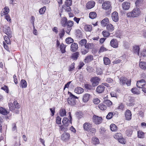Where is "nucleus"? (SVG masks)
<instances>
[{"mask_svg": "<svg viewBox=\"0 0 146 146\" xmlns=\"http://www.w3.org/2000/svg\"><path fill=\"white\" fill-rule=\"evenodd\" d=\"M100 80L98 77H92L90 81L92 83V86L95 87L98 84Z\"/></svg>", "mask_w": 146, "mask_h": 146, "instance_id": "obj_6", "label": "nucleus"}, {"mask_svg": "<svg viewBox=\"0 0 146 146\" xmlns=\"http://www.w3.org/2000/svg\"><path fill=\"white\" fill-rule=\"evenodd\" d=\"M145 84V81L144 79H142L138 81L137 83V86L138 88H141Z\"/></svg>", "mask_w": 146, "mask_h": 146, "instance_id": "obj_12", "label": "nucleus"}, {"mask_svg": "<svg viewBox=\"0 0 146 146\" xmlns=\"http://www.w3.org/2000/svg\"><path fill=\"white\" fill-rule=\"evenodd\" d=\"M87 40L86 39H82L79 42V44L81 46H85L87 43Z\"/></svg>", "mask_w": 146, "mask_h": 146, "instance_id": "obj_42", "label": "nucleus"}, {"mask_svg": "<svg viewBox=\"0 0 146 146\" xmlns=\"http://www.w3.org/2000/svg\"><path fill=\"white\" fill-rule=\"evenodd\" d=\"M14 104L15 106V108L17 109L19 108L20 107L19 104L16 101H15L14 102Z\"/></svg>", "mask_w": 146, "mask_h": 146, "instance_id": "obj_61", "label": "nucleus"}, {"mask_svg": "<svg viewBox=\"0 0 146 146\" xmlns=\"http://www.w3.org/2000/svg\"><path fill=\"white\" fill-rule=\"evenodd\" d=\"M69 96L67 99V101L68 104L72 106H74L76 105V99H78L77 96H75L71 93H69Z\"/></svg>", "mask_w": 146, "mask_h": 146, "instance_id": "obj_2", "label": "nucleus"}, {"mask_svg": "<svg viewBox=\"0 0 146 146\" xmlns=\"http://www.w3.org/2000/svg\"><path fill=\"white\" fill-rule=\"evenodd\" d=\"M72 4L71 0H66L65 2V5L66 6H70Z\"/></svg>", "mask_w": 146, "mask_h": 146, "instance_id": "obj_62", "label": "nucleus"}, {"mask_svg": "<svg viewBox=\"0 0 146 146\" xmlns=\"http://www.w3.org/2000/svg\"><path fill=\"white\" fill-rule=\"evenodd\" d=\"M118 141L122 144H125L126 142V141L125 139L123 138V137H122V138H120L118 140Z\"/></svg>", "mask_w": 146, "mask_h": 146, "instance_id": "obj_60", "label": "nucleus"}, {"mask_svg": "<svg viewBox=\"0 0 146 146\" xmlns=\"http://www.w3.org/2000/svg\"><path fill=\"white\" fill-rule=\"evenodd\" d=\"M93 120L94 122L96 124H99L102 122V117H98L95 115H94L93 117Z\"/></svg>", "mask_w": 146, "mask_h": 146, "instance_id": "obj_7", "label": "nucleus"}, {"mask_svg": "<svg viewBox=\"0 0 146 146\" xmlns=\"http://www.w3.org/2000/svg\"><path fill=\"white\" fill-rule=\"evenodd\" d=\"M102 8L107 11L106 12L107 15H109L110 13L111 7L110 2L105 1L102 4Z\"/></svg>", "mask_w": 146, "mask_h": 146, "instance_id": "obj_3", "label": "nucleus"}, {"mask_svg": "<svg viewBox=\"0 0 146 146\" xmlns=\"http://www.w3.org/2000/svg\"><path fill=\"white\" fill-rule=\"evenodd\" d=\"M113 115V112H110L108 113V114L106 116V118L107 119H110L112 118Z\"/></svg>", "mask_w": 146, "mask_h": 146, "instance_id": "obj_54", "label": "nucleus"}, {"mask_svg": "<svg viewBox=\"0 0 146 146\" xmlns=\"http://www.w3.org/2000/svg\"><path fill=\"white\" fill-rule=\"evenodd\" d=\"M64 9L67 12H70L71 11V9L70 6H65L64 8Z\"/></svg>", "mask_w": 146, "mask_h": 146, "instance_id": "obj_56", "label": "nucleus"}, {"mask_svg": "<svg viewBox=\"0 0 146 146\" xmlns=\"http://www.w3.org/2000/svg\"><path fill=\"white\" fill-rule=\"evenodd\" d=\"M105 87L103 85H99L98 86L96 89V91L98 93H102L105 89Z\"/></svg>", "mask_w": 146, "mask_h": 146, "instance_id": "obj_15", "label": "nucleus"}, {"mask_svg": "<svg viewBox=\"0 0 146 146\" xmlns=\"http://www.w3.org/2000/svg\"><path fill=\"white\" fill-rule=\"evenodd\" d=\"M104 103L108 107L110 106L112 104L111 102L109 100H105L104 102Z\"/></svg>", "mask_w": 146, "mask_h": 146, "instance_id": "obj_50", "label": "nucleus"}, {"mask_svg": "<svg viewBox=\"0 0 146 146\" xmlns=\"http://www.w3.org/2000/svg\"><path fill=\"white\" fill-rule=\"evenodd\" d=\"M95 3L93 1L88 2L86 4V7L88 9H91L93 8L95 6Z\"/></svg>", "mask_w": 146, "mask_h": 146, "instance_id": "obj_18", "label": "nucleus"}, {"mask_svg": "<svg viewBox=\"0 0 146 146\" xmlns=\"http://www.w3.org/2000/svg\"><path fill=\"white\" fill-rule=\"evenodd\" d=\"M93 143L95 145L98 144L99 143L98 139L96 137H94L92 139Z\"/></svg>", "mask_w": 146, "mask_h": 146, "instance_id": "obj_47", "label": "nucleus"}, {"mask_svg": "<svg viewBox=\"0 0 146 146\" xmlns=\"http://www.w3.org/2000/svg\"><path fill=\"white\" fill-rule=\"evenodd\" d=\"M118 41L115 39H113L110 42L111 46L114 48H117L118 46Z\"/></svg>", "mask_w": 146, "mask_h": 146, "instance_id": "obj_8", "label": "nucleus"}, {"mask_svg": "<svg viewBox=\"0 0 146 146\" xmlns=\"http://www.w3.org/2000/svg\"><path fill=\"white\" fill-rule=\"evenodd\" d=\"M111 18L112 20L115 22H117L119 20L118 13L116 11L113 12L111 14Z\"/></svg>", "mask_w": 146, "mask_h": 146, "instance_id": "obj_10", "label": "nucleus"}, {"mask_svg": "<svg viewBox=\"0 0 146 146\" xmlns=\"http://www.w3.org/2000/svg\"><path fill=\"white\" fill-rule=\"evenodd\" d=\"M3 31L9 37L11 38L12 36V33L10 28L9 26H5L3 28Z\"/></svg>", "mask_w": 146, "mask_h": 146, "instance_id": "obj_4", "label": "nucleus"}, {"mask_svg": "<svg viewBox=\"0 0 146 146\" xmlns=\"http://www.w3.org/2000/svg\"><path fill=\"white\" fill-rule=\"evenodd\" d=\"M59 113L61 117H63L66 115V110L63 108H61L60 110Z\"/></svg>", "mask_w": 146, "mask_h": 146, "instance_id": "obj_32", "label": "nucleus"}, {"mask_svg": "<svg viewBox=\"0 0 146 146\" xmlns=\"http://www.w3.org/2000/svg\"><path fill=\"white\" fill-rule=\"evenodd\" d=\"M78 48V45L76 43H74L72 44L70 47V50L72 52H75Z\"/></svg>", "mask_w": 146, "mask_h": 146, "instance_id": "obj_16", "label": "nucleus"}, {"mask_svg": "<svg viewBox=\"0 0 146 146\" xmlns=\"http://www.w3.org/2000/svg\"><path fill=\"white\" fill-rule=\"evenodd\" d=\"M46 7H43L40 9L39 12L40 14L42 15L45 12L46 10Z\"/></svg>", "mask_w": 146, "mask_h": 146, "instance_id": "obj_53", "label": "nucleus"}, {"mask_svg": "<svg viewBox=\"0 0 146 146\" xmlns=\"http://www.w3.org/2000/svg\"><path fill=\"white\" fill-rule=\"evenodd\" d=\"M91 124L88 123H86L83 125V127L85 130L88 131L91 128Z\"/></svg>", "mask_w": 146, "mask_h": 146, "instance_id": "obj_23", "label": "nucleus"}, {"mask_svg": "<svg viewBox=\"0 0 146 146\" xmlns=\"http://www.w3.org/2000/svg\"><path fill=\"white\" fill-rule=\"evenodd\" d=\"M40 2L43 5L48 4L50 2V0H40Z\"/></svg>", "mask_w": 146, "mask_h": 146, "instance_id": "obj_51", "label": "nucleus"}, {"mask_svg": "<svg viewBox=\"0 0 146 146\" xmlns=\"http://www.w3.org/2000/svg\"><path fill=\"white\" fill-rule=\"evenodd\" d=\"M102 34L105 37H107L109 36L110 35V33L106 31H104L102 32Z\"/></svg>", "mask_w": 146, "mask_h": 146, "instance_id": "obj_59", "label": "nucleus"}, {"mask_svg": "<svg viewBox=\"0 0 146 146\" xmlns=\"http://www.w3.org/2000/svg\"><path fill=\"white\" fill-rule=\"evenodd\" d=\"M66 42L67 44H70L74 42V40L71 37H68L66 39Z\"/></svg>", "mask_w": 146, "mask_h": 146, "instance_id": "obj_43", "label": "nucleus"}, {"mask_svg": "<svg viewBox=\"0 0 146 146\" xmlns=\"http://www.w3.org/2000/svg\"><path fill=\"white\" fill-rule=\"evenodd\" d=\"M84 46L85 48L89 50V49L92 48L93 47V44L92 43H86Z\"/></svg>", "mask_w": 146, "mask_h": 146, "instance_id": "obj_37", "label": "nucleus"}, {"mask_svg": "<svg viewBox=\"0 0 146 146\" xmlns=\"http://www.w3.org/2000/svg\"><path fill=\"white\" fill-rule=\"evenodd\" d=\"M93 56L89 55L86 56L84 60V62L86 63H88L93 60Z\"/></svg>", "mask_w": 146, "mask_h": 146, "instance_id": "obj_14", "label": "nucleus"}, {"mask_svg": "<svg viewBox=\"0 0 146 146\" xmlns=\"http://www.w3.org/2000/svg\"><path fill=\"white\" fill-rule=\"evenodd\" d=\"M98 107L101 110H104L107 108V106L104 104H100L98 105Z\"/></svg>", "mask_w": 146, "mask_h": 146, "instance_id": "obj_39", "label": "nucleus"}, {"mask_svg": "<svg viewBox=\"0 0 146 146\" xmlns=\"http://www.w3.org/2000/svg\"><path fill=\"white\" fill-rule=\"evenodd\" d=\"M100 100L97 98H95L93 100L94 103L96 104H98L100 103Z\"/></svg>", "mask_w": 146, "mask_h": 146, "instance_id": "obj_64", "label": "nucleus"}, {"mask_svg": "<svg viewBox=\"0 0 146 146\" xmlns=\"http://www.w3.org/2000/svg\"><path fill=\"white\" fill-rule=\"evenodd\" d=\"M131 91L134 94H139L140 93L139 91L136 88H132L131 89Z\"/></svg>", "mask_w": 146, "mask_h": 146, "instance_id": "obj_31", "label": "nucleus"}, {"mask_svg": "<svg viewBox=\"0 0 146 146\" xmlns=\"http://www.w3.org/2000/svg\"><path fill=\"white\" fill-rule=\"evenodd\" d=\"M9 113V111H7L5 109L2 107H0V113L3 115H7Z\"/></svg>", "mask_w": 146, "mask_h": 146, "instance_id": "obj_22", "label": "nucleus"}, {"mask_svg": "<svg viewBox=\"0 0 146 146\" xmlns=\"http://www.w3.org/2000/svg\"><path fill=\"white\" fill-rule=\"evenodd\" d=\"M109 22V20L106 17L102 21L101 24L102 27H105L106 25H107V24Z\"/></svg>", "mask_w": 146, "mask_h": 146, "instance_id": "obj_19", "label": "nucleus"}, {"mask_svg": "<svg viewBox=\"0 0 146 146\" xmlns=\"http://www.w3.org/2000/svg\"><path fill=\"white\" fill-rule=\"evenodd\" d=\"M84 87L88 90H91L92 89V87L91 85L88 84H85Z\"/></svg>", "mask_w": 146, "mask_h": 146, "instance_id": "obj_55", "label": "nucleus"}, {"mask_svg": "<svg viewBox=\"0 0 146 146\" xmlns=\"http://www.w3.org/2000/svg\"><path fill=\"white\" fill-rule=\"evenodd\" d=\"M73 24L74 22L73 21L69 20L67 23L66 26H67L68 27L70 28L73 26Z\"/></svg>", "mask_w": 146, "mask_h": 146, "instance_id": "obj_45", "label": "nucleus"}, {"mask_svg": "<svg viewBox=\"0 0 146 146\" xmlns=\"http://www.w3.org/2000/svg\"><path fill=\"white\" fill-rule=\"evenodd\" d=\"M80 54L78 52L74 53L72 56V58L74 60H76L79 56Z\"/></svg>", "mask_w": 146, "mask_h": 146, "instance_id": "obj_26", "label": "nucleus"}, {"mask_svg": "<svg viewBox=\"0 0 146 146\" xmlns=\"http://www.w3.org/2000/svg\"><path fill=\"white\" fill-rule=\"evenodd\" d=\"M9 12V9L7 7H5L1 12V16L7 15Z\"/></svg>", "mask_w": 146, "mask_h": 146, "instance_id": "obj_20", "label": "nucleus"}, {"mask_svg": "<svg viewBox=\"0 0 146 146\" xmlns=\"http://www.w3.org/2000/svg\"><path fill=\"white\" fill-rule=\"evenodd\" d=\"M130 6V3L127 2H124L122 4L123 9L125 10H128Z\"/></svg>", "mask_w": 146, "mask_h": 146, "instance_id": "obj_17", "label": "nucleus"}, {"mask_svg": "<svg viewBox=\"0 0 146 146\" xmlns=\"http://www.w3.org/2000/svg\"><path fill=\"white\" fill-rule=\"evenodd\" d=\"M96 72L98 75H101L102 73V69L100 68H96Z\"/></svg>", "mask_w": 146, "mask_h": 146, "instance_id": "obj_52", "label": "nucleus"}, {"mask_svg": "<svg viewBox=\"0 0 146 146\" xmlns=\"http://www.w3.org/2000/svg\"><path fill=\"white\" fill-rule=\"evenodd\" d=\"M68 21L66 17L63 18L61 21V24L62 26L64 27L66 26Z\"/></svg>", "mask_w": 146, "mask_h": 146, "instance_id": "obj_27", "label": "nucleus"}, {"mask_svg": "<svg viewBox=\"0 0 146 146\" xmlns=\"http://www.w3.org/2000/svg\"><path fill=\"white\" fill-rule=\"evenodd\" d=\"M9 38L8 36H5L4 37V38L7 44H10L11 41L9 39Z\"/></svg>", "mask_w": 146, "mask_h": 146, "instance_id": "obj_46", "label": "nucleus"}, {"mask_svg": "<svg viewBox=\"0 0 146 146\" xmlns=\"http://www.w3.org/2000/svg\"><path fill=\"white\" fill-rule=\"evenodd\" d=\"M20 86L22 88H25L27 86V83L26 81L23 79L21 80L20 84Z\"/></svg>", "mask_w": 146, "mask_h": 146, "instance_id": "obj_33", "label": "nucleus"}, {"mask_svg": "<svg viewBox=\"0 0 146 146\" xmlns=\"http://www.w3.org/2000/svg\"><path fill=\"white\" fill-rule=\"evenodd\" d=\"M110 128L112 131H115L117 130V127L116 125L114 124H112L110 125Z\"/></svg>", "mask_w": 146, "mask_h": 146, "instance_id": "obj_44", "label": "nucleus"}, {"mask_svg": "<svg viewBox=\"0 0 146 146\" xmlns=\"http://www.w3.org/2000/svg\"><path fill=\"white\" fill-rule=\"evenodd\" d=\"M84 29L86 31H90L92 29V26L91 25H86L84 26Z\"/></svg>", "mask_w": 146, "mask_h": 146, "instance_id": "obj_29", "label": "nucleus"}, {"mask_svg": "<svg viewBox=\"0 0 146 146\" xmlns=\"http://www.w3.org/2000/svg\"><path fill=\"white\" fill-rule=\"evenodd\" d=\"M134 52L137 55H139V47L138 46H136L134 47Z\"/></svg>", "mask_w": 146, "mask_h": 146, "instance_id": "obj_48", "label": "nucleus"}, {"mask_svg": "<svg viewBox=\"0 0 146 146\" xmlns=\"http://www.w3.org/2000/svg\"><path fill=\"white\" fill-rule=\"evenodd\" d=\"M144 136V133L143 132L139 131H138V137L139 138H143Z\"/></svg>", "mask_w": 146, "mask_h": 146, "instance_id": "obj_49", "label": "nucleus"}, {"mask_svg": "<svg viewBox=\"0 0 146 146\" xmlns=\"http://www.w3.org/2000/svg\"><path fill=\"white\" fill-rule=\"evenodd\" d=\"M107 50L103 46H102L100 48V49L99 51V53H101L102 52H103L104 51H106Z\"/></svg>", "mask_w": 146, "mask_h": 146, "instance_id": "obj_63", "label": "nucleus"}, {"mask_svg": "<svg viewBox=\"0 0 146 146\" xmlns=\"http://www.w3.org/2000/svg\"><path fill=\"white\" fill-rule=\"evenodd\" d=\"M132 131L131 129H129L127 131H126V134L127 135L129 136L132 134Z\"/></svg>", "mask_w": 146, "mask_h": 146, "instance_id": "obj_58", "label": "nucleus"}, {"mask_svg": "<svg viewBox=\"0 0 146 146\" xmlns=\"http://www.w3.org/2000/svg\"><path fill=\"white\" fill-rule=\"evenodd\" d=\"M9 107L10 110L11 111H13L15 110V108L13 106V104L12 103H10L9 104Z\"/></svg>", "mask_w": 146, "mask_h": 146, "instance_id": "obj_57", "label": "nucleus"}, {"mask_svg": "<svg viewBox=\"0 0 146 146\" xmlns=\"http://www.w3.org/2000/svg\"><path fill=\"white\" fill-rule=\"evenodd\" d=\"M63 124L65 126H68L69 124L70 121L67 117H64L62 121Z\"/></svg>", "mask_w": 146, "mask_h": 146, "instance_id": "obj_28", "label": "nucleus"}, {"mask_svg": "<svg viewBox=\"0 0 146 146\" xmlns=\"http://www.w3.org/2000/svg\"><path fill=\"white\" fill-rule=\"evenodd\" d=\"M119 83L121 85H127L128 86L130 85L131 81L130 80H128L127 78L124 77H122L119 79Z\"/></svg>", "mask_w": 146, "mask_h": 146, "instance_id": "obj_5", "label": "nucleus"}, {"mask_svg": "<svg viewBox=\"0 0 146 146\" xmlns=\"http://www.w3.org/2000/svg\"><path fill=\"white\" fill-rule=\"evenodd\" d=\"M122 134L120 133H116L113 135L114 138L117 139L118 140L119 139L122 138Z\"/></svg>", "mask_w": 146, "mask_h": 146, "instance_id": "obj_34", "label": "nucleus"}, {"mask_svg": "<svg viewBox=\"0 0 146 146\" xmlns=\"http://www.w3.org/2000/svg\"><path fill=\"white\" fill-rule=\"evenodd\" d=\"M140 13V9L139 8H135L132 11L127 13V16L129 17H136L139 16Z\"/></svg>", "mask_w": 146, "mask_h": 146, "instance_id": "obj_1", "label": "nucleus"}, {"mask_svg": "<svg viewBox=\"0 0 146 146\" xmlns=\"http://www.w3.org/2000/svg\"><path fill=\"white\" fill-rule=\"evenodd\" d=\"M104 64L106 65H108L110 63V61L109 59L107 57L104 58Z\"/></svg>", "mask_w": 146, "mask_h": 146, "instance_id": "obj_38", "label": "nucleus"}, {"mask_svg": "<svg viewBox=\"0 0 146 146\" xmlns=\"http://www.w3.org/2000/svg\"><path fill=\"white\" fill-rule=\"evenodd\" d=\"M125 115L126 120H129L131 118L132 114L131 111L129 110H127L125 112Z\"/></svg>", "mask_w": 146, "mask_h": 146, "instance_id": "obj_13", "label": "nucleus"}, {"mask_svg": "<svg viewBox=\"0 0 146 146\" xmlns=\"http://www.w3.org/2000/svg\"><path fill=\"white\" fill-rule=\"evenodd\" d=\"M97 16L96 13L95 12H90L89 15V16L90 18L91 19L95 18Z\"/></svg>", "mask_w": 146, "mask_h": 146, "instance_id": "obj_36", "label": "nucleus"}, {"mask_svg": "<svg viewBox=\"0 0 146 146\" xmlns=\"http://www.w3.org/2000/svg\"><path fill=\"white\" fill-rule=\"evenodd\" d=\"M84 89L80 87L76 88L74 90V92L78 94H81L84 92Z\"/></svg>", "mask_w": 146, "mask_h": 146, "instance_id": "obj_24", "label": "nucleus"}, {"mask_svg": "<svg viewBox=\"0 0 146 146\" xmlns=\"http://www.w3.org/2000/svg\"><path fill=\"white\" fill-rule=\"evenodd\" d=\"M65 33V32L64 29H61L60 31V33L59 34V36L60 39H62L63 37L64 36Z\"/></svg>", "mask_w": 146, "mask_h": 146, "instance_id": "obj_35", "label": "nucleus"}, {"mask_svg": "<svg viewBox=\"0 0 146 146\" xmlns=\"http://www.w3.org/2000/svg\"><path fill=\"white\" fill-rule=\"evenodd\" d=\"M65 46L63 44H62L60 46V48L62 53H64L65 52Z\"/></svg>", "mask_w": 146, "mask_h": 146, "instance_id": "obj_40", "label": "nucleus"}, {"mask_svg": "<svg viewBox=\"0 0 146 146\" xmlns=\"http://www.w3.org/2000/svg\"><path fill=\"white\" fill-rule=\"evenodd\" d=\"M90 98V95L86 94L83 96V101L84 102H86L89 100Z\"/></svg>", "mask_w": 146, "mask_h": 146, "instance_id": "obj_21", "label": "nucleus"}, {"mask_svg": "<svg viewBox=\"0 0 146 146\" xmlns=\"http://www.w3.org/2000/svg\"><path fill=\"white\" fill-rule=\"evenodd\" d=\"M70 136L69 133L65 132L61 135V139L63 141H66L70 139Z\"/></svg>", "mask_w": 146, "mask_h": 146, "instance_id": "obj_11", "label": "nucleus"}, {"mask_svg": "<svg viewBox=\"0 0 146 146\" xmlns=\"http://www.w3.org/2000/svg\"><path fill=\"white\" fill-rule=\"evenodd\" d=\"M89 51V50H88V49H87L86 48H82L81 49V52L82 54V55H85L87 53H88Z\"/></svg>", "mask_w": 146, "mask_h": 146, "instance_id": "obj_41", "label": "nucleus"}, {"mask_svg": "<svg viewBox=\"0 0 146 146\" xmlns=\"http://www.w3.org/2000/svg\"><path fill=\"white\" fill-rule=\"evenodd\" d=\"M139 67L144 70H146V62H141L139 63Z\"/></svg>", "mask_w": 146, "mask_h": 146, "instance_id": "obj_25", "label": "nucleus"}, {"mask_svg": "<svg viewBox=\"0 0 146 146\" xmlns=\"http://www.w3.org/2000/svg\"><path fill=\"white\" fill-rule=\"evenodd\" d=\"M107 29L110 32H112L114 29L113 26L111 24H109L107 25Z\"/></svg>", "mask_w": 146, "mask_h": 146, "instance_id": "obj_30", "label": "nucleus"}, {"mask_svg": "<svg viewBox=\"0 0 146 146\" xmlns=\"http://www.w3.org/2000/svg\"><path fill=\"white\" fill-rule=\"evenodd\" d=\"M128 100L126 102V104L129 106H133L134 104V98L129 96L128 97Z\"/></svg>", "mask_w": 146, "mask_h": 146, "instance_id": "obj_9", "label": "nucleus"}]
</instances>
